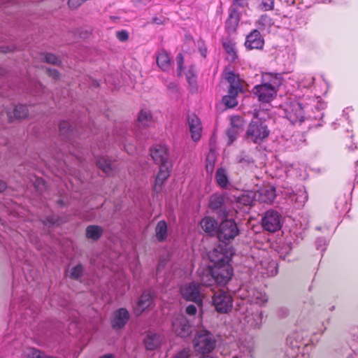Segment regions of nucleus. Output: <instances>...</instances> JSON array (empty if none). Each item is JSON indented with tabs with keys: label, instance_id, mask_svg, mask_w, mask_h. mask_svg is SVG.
Instances as JSON below:
<instances>
[{
	"label": "nucleus",
	"instance_id": "nucleus-10",
	"mask_svg": "<svg viewBox=\"0 0 358 358\" xmlns=\"http://www.w3.org/2000/svg\"><path fill=\"white\" fill-rule=\"evenodd\" d=\"M284 113L285 117L292 124L303 121L304 112L299 102L294 101L287 104Z\"/></svg>",
	"mask_w": 358,
	"mask_h": 358
},
{
	"label": "nucleus",
	"instance_id": "nucleus-49",
	"mask_svg": "<svg viewBox=\"0 0 358 358\" xmlns=\"http://www.w3.org/2000/svg\"><path fill=\"white\" fill-rule=\"evenodd\" d=\"M116 36L120 42H125L129 38V34L125 30L117 31Z\"/></svg>",
	"mask_w": 358,
	"mask_h": 358
},
{
	"label": "nucleus",
	"instance_id": "nucleus-51",
	"mask_svg": "<svg viewBox=\"0 0 358 358\" xmlns=\"http://www.w3.org/2000/svg\"><path fill=\"white\" fill-rule=\"evenodd\" d=\"M46 73L50 77H52L55 80H57L59 78V73L57 69L46 68Z\"/></svg>",
	"mask_w": 358,
	"mask_h": 358
},
{
	"label": "nucleus",
	"instance_id": "nucleus-23",
	"mask_svg": "<svg viewBox=\"0 0 358 358\" xmlns=\"http://www.w3.org/2000/svg\"><path fill=\"white\" fill-rule=\"evenodd\" d=\"M153 304V298L148 292H143L138 301L136 311L138 314L143 313L145 310L150 308Z\"/></svg>",
	"mask_w": 358,
	"mask_h": 358
},
{
	"label": "nucleus",
	"instance_id": "nucleus-47",
	"mask_svg": "<svg viewBox=\"0 0 358 358\" xmlns=\"http://www.w3.org/2000/svg\"><path fill=\"white\" fill-rule=\"evenodd\" d=\"M247 5V0H233L232 4L229 8H234L236 10H239L240 8H243Z\"/></svg>",
	"mask_w": 358,
	"mask_h": 358
},
{
	"label": "nucleus",
	"instance_id": "nucleus-13",
	"mask_svg": "<svg viewBox=\"0 0 358 358\" xmlns=\"http://www.w3.org/2000/svg\"><path fill=\"white\" fill-rule=\"evenodd\" d=\"M129 318L130 314L126 308H119L113 313L110 325L116 331L122 329L125 327Z\"/></svg>",
	"mask_w": 358,
	"mask_h": 358
},
{
	"label": "nucleus",
	"instance_id": "nucleus-6",
	"mask_svg": "<svg viewBox=\"0 0 358 358\" xmlns=\"http://www.w3.org/2000/svg\"><path fill=\"white\" fill-rule=\"evenodd\" d=\"M215 310L220 313H227L231 311L233 299L231 294L223 289L215 292L212 298Z\"/></svg>",
	"mask_w": 358,
	"mask_h": 358
},
{
	"label": "nucleus",
	"instance_id": "nucleus-4",
	"mask_svg": "<svg viewBox=\"0 0 358 358\" xmlns=\"http://www.w3.org/2000/svg\"><path fill=\"white\" fill-rule=\"evenodd\" d=\"M240 233L236 222L233 219H225L218 226L217 237L222 243H229Z\"/></svg>",
	"mask_w": 358,
	"mask_h": 358
},
{
	"label": "nucleus",
	"instance_id": "nucleus-55",
	"mask_svg": "<svg viewBox=\"0 0 358 358\" xmlns=\"http://www.w3.org/2000/svg\"><path fill=\"white\" fill-rule=\"evenodd\" d=\"M15 46H6V45L0 46V52L6 53L7 52L13 51L15 49Z\"/></svg>",
	"mask_w": 358,
	"mask_h": 358
},
{
	"label": "nucleus",
	"instance_id": "nucleus-50",
	"mask_svg": "<svg viewBox=\"0 0 358 358\" xmlns=\"http://www.w3.org/2000/svg\"><path fill=\"white\" fill-rule=\"evenodd\" d=\"M276 313L278 317L285 318L289 315V310L285 307H280L277 309Z\"/></svg>",
	"mask_w": 358,
	"mask_h": 358
},
{
	"label": "nucleus",
	"instance_id": "nucleus-33",
	"mask_svg": "<svg viewBox=\"0 0 358 358\" xmlns=\"http://www.w3.org/2000/svg\"><path fill=\"white\" fill-rule=\"evenodd\" d=\"M157 63L158 66L162 71H166L169 70L170 67V57L167 52L162 51V52L159 53L157 57Z\"/></svg>",
	"mask_w": 358,
	"mask_h": 358
},
{
	"label": "nucleus",
	"instance_id": "nucleus-15",
	"mask_svg": "<svg viewBox=\"0 0 358 358\" xmlns=\"http://www.w3.org/2000/svg\"><path fill=\"white\" fill-rule=\"evenodd\" d=\"M150 155L155 162L159 165L171 164L169 162L167 148L162 145H157L150 149Z\"/></svg>",
	"mask_w": 358,
	"mask_h": 358
},
{
	"label": "nucleus",
	"instance_id": "nucleus-21",
	"mask_svg": "<svg viewBox=\"0 0 358 358\" xmlns=\"http://www.w3.org/2000/svg\"><path fill=\"white\" fill-rule=\"evenodd\" d=\"M285 194L288 196L290 202L294 204L296 208L302 207L307 201L308 196L304 191H299L294 193L293 191H287Z\"/></svg>",
	"mask_w": 358,
	"mask_h": 358
},
{
	"label": "nucleus",
	"instance_id": "nucleus-24",
	"mask_svg": "<svg viewBox=\"0 0 358 358\" xmlns=\"http://www.w3.org/2000/svg\"><path fill=\"white\" fill-rule=\"evenodd\" d=\"M275 197V189L273 186L266 187L259 192V200L262 203H272Z\"/></svg>",
	"mask_w": 358,
	"mask_h": 358
},
{
	"label": "nucleus",
	"instance_id": "nucleus-42",
	"mask_svg": "<svg viewBox=\"0 0 358 358\" xmlns=\"http://www.w3.org/2000/svg\"><path fill=\"white\" fill-rule=\"evenodd\" d=\"M222 103L227 108H234L238 104L237 99L236 97L227 95L223 96Z\"/></svg>",
	"mask_w": 358,
	"mask_h": 358
},
{
	"label": "nucleus",
	"instance_id": "nucleus-39",
	"mask_svg": "<svg viewBox=\"0 0 358 358\" xmlns=\"http://www.w3.org/2000/svg\"><path fill=\"white\" fill-rule=\"evenodd\" d=\"M27 356L28 358H45L47 355L40 350L31 348L28 349Z\"/></svg>",
	"mask_w": 358,
	"mask_h": 358
},
{
	"label": "nucleus",
	"instance_id": "nucleus-16",
	"mask_svg": "<svg viewBox=\"0 0 358 358\" xmlns=\"http://www.w3.org/2000/svg\"><path fill=\"white\" fill-rule=\"evenodd\" d=\"M187 122L193 141H199L201 138L202 130V127L199 118L193 113L188 115Z\"/></svg>",
	"mask_w": 358,
	"mask_h": 358
},
{
	"label": "nucleus",
	"instance_id": "nucleus-8",
	"mask_svg": "<svg viewBox=\"0 0 358 358\" xmlns=\"http://www.w3.org/2000/svg\"><path fill=\"white\" fill-rule=\"evenodd\" d=\"M262 225L268 231H277L282 227V216L276 210H268L262 218Z\"/></svg>",
	"mask_w": 358,
	"mask_h": 358
},
{
	"label": "nucleus",
	"instance_id": "nucleus-2",
	"mask_svg": "<svg viewBox=\"0 0 358 358\" xmlns=\"http://www.w3.org/2000/svg\"><path fill=\"white\" fill-rule=\"evenodd\" d=\"M270 130L265 122L258 117L257 113L254 114L253 119L248 124L245 139L256 144H260L268 137Z\"/></svg>",
	"mask_w": 358,
	"mask_h": 358
},
{
	"label": "nucleus",
	"instance_id": "nucleus-36",
	"mask_svg": "<svg viewBox=\"0 0 358 358\" xmlns=\"http://www.w3.org/2000/svg\"><path fill=\"white\" fill-rule=\"evenodd\" d=\"M42 222L43 224L48 227L59 226L63 223V220L61 217L55 215L47 216Z\"/></svg>",
	"mask_w": 358,
	"mask_h": 358
},
{
	"label": "nucleus",
	"instance_id": "nucleus-27",
	"mask_svg": "<svg viewBox=\"0 0 358 358\" xmlns=\"http://www.w3.org/2000/svg\"><path fill=\"white\" fill-rule=\"evenodd\" d=\"M103 229L99 225H89L85 229V236L88 239L96 241L103 235Z\"/></svg>",
	"mask_w": 358,
	"mask_h": 358
},
{
	"label": "nucleus",
	"instance_id": "nucleus-25",
	"mask_svg": "<svg viewBox=\"0 0 358 358\" xmlns=\"http://www.w3.org/2000/svg\"><path fill=\"white\" fill-rule=\"evenodd\" d=\"M59 131L60 136L69 141H71L73 136L79 134V132L73 129L72 126L66 121H62L59 123Z\"/></svg>",
	"mask_w": 358,
	"mask_h": 358
},
{
	"label": "nucleus",
	"instance_id": "nucleus-48",
	"mask_svg": "<svg viewBox=\"0 0 358 358\" xmlns=\"http://www.w3.org/2000/svg\"><path fill=\"white\" fill-rule=\"evenodd\" d=\"M176 62L178 65L177 71L179 76L181 75V71L182 69L183 64H184V57L182 53H178L176 57Z\"/></svg>",
	"mask_w": 358,
	"mask_h": 358
},
{
	"label": "nucleus",
	"instance_id": "nucleus-18",
	"mask_svg": "<svg viewBox=\"0 0 358 358\" xmlns=\"http://www.w3.org/2000/svg\"><path fill=\"white\" fill-rule=\"evenodd\" d=\"M239 21L240 10H236L234 8H229V15L225 22V27L229 34L236 32Z\"/></svg>",
	"mask_w": 358,
	"mask_h": 358
},
{
	"label": "nucleus",
	"instance_id": "nucleus-26",
	"mask_svg": "<svg viewBox=\"0 0 358 358\" xmlns=\"http://www.w3.org/2000/svg\"><path fill=\"white\" fill-rule=\"evenodd\" d=\"M97 166L107 175H110L113 173L115 165L107 157H101L96 159Z\"/></svg>",
	"mask_w": 358,
	"mask_h": 358
},
{
	"label": "nucleus",
	"instance_id": "nucleus-22",
	"mask_svg": "<svg viewBox=\"0 0 358 358\" xmlns=\"http://www.w3.org/2000/svg\"><path fill=\"white\" fill-rule=\"evenodd\" d=\"M201 227L207 234L213 236L217 235L218 228L217 221L211 217H205L200 222Z\"/></svg>",
	"mask_w": 358,
	"mask_h": 358
},
{
	"label": "nucleus",
	"instance_id": "nucleus-45",
	"mask_svg": "<svg viewBox=\"0 0 358 358\" xmlns=\"http://www.w3.org/2000/svg\"><path fill=\"white\" fill-rule=\"evenodd\" d=\"M275 0H262L261 8L264 10H271L274 8Z\"/></svg>",
	"mask_w": 358,
	"mask_h": 358
},
{
	"label": "nucleus",
	"instance_id": "nucleus-41",
	"mask_svg": "<svg viewBox=\"0 0 358 358\" xmlns=\"http://www.w3.org/2000/svg\"><path fill=\"white\" fill-rule=\"evenodd\" d=\"M225 48V51L227 53V59L231 62H234L237 58L236 51L234 48V46H224Z\"/></svg>",
	"mask_w": 358,
	"mask_h": 358
},
{
	"label": "nucleus",
	"instance_id": "nucleus-3",
	"mask_svg": "<svg viewBox=\"0 0 358 358\" xmlns=\"http://www.w3.org/2000/svg\"><path fill=\"white\" fill-rule=\"evenodd\" d=\"M216 340L212 333L206 330H199L194 339V350L202 354L210 352L215 347Z\"/></svg>",
	"mask_w": 358,
	"mask_h": 358
},
{
	"label": "nucleus",
	"instance_id": "nucleus-46",
	"mask_svg": "<svg viewBox=\"0 0 358 358\" xmlns=\"http://www.w3.org/2000/svg\"><path fill=\"white\" fill-rule=\"evenodd\" d=\"M242 91V87L240 86H229L228 94L227 96H234L236 98L240 92Z\"/></svg>",
	"mask_w": 358,
	"mask_h": 358
},
{
	"label": "nucleus",
	"instance_id": "nucleus-38",
	"mask_svg": "<svg viewBox=\"0 0 358 358\" xmlns=\"http://www.w3.org/2000/svg\"><path fill=\"white\" fill-rule=\"evenodd\" d=\"M224 78L229 83V86H240L238 77L232 71L224 73Z\"/></svg>",
	"mask_w": 358,
	"mask_h": 358
},
{
	"label": "nucleus",
	"instance_id": "nucleus-11",
	"mask_svg": "<svg viewBox=\"0 0 358 358\" xmlns=\"http://www.w3.org/2000/svg\"><path fill=\"white\" fill-rule=\"evenodd\" d=\"M174 331L182 338H186L192 334V327L189 320L182 315L176 317L172 322Z\"/></svg>",
	"mask_w": 358,
	"mask_h": 358
},
{
	"label": "nucleus",
	"instance_id": "nucleus-57",
	"mask_svg": "<svg viewBox=\"0 0 358 358\" xmlns=\"http://www.w3.org/2000/svg\"><path fill=\"white\" fill-rule=\"evenodd\" d=\"M7 188V184L5 181L0 180V193L3 192Z\"/></svg>",
	"mask_w": 358,
	"mask_h": 358
},
{
	"label": "nucleus",
	"instance_id": "nucleus-32",
	"mask_svg": "<svg viewBox=\"0 0 358 358\" xmlns=\"http://www.w3.org/2000/svg\"><path fill=\"white\" fill-rule=\"evenodd\" d=\"M152 122V115L150 111L141 110L138 116L137 125L138 127H147Z\"/></svg>",
	"mask_w": 358,
	"mask_h": 358
},
{
	"label": "nucleus",
	"instance_id": "nucleus-31",
	"mask_svg": "<svg viewBox=\"0 0 358 358\" xmlns=\"http://www.w3.org/2000/svg\"><path fill=\"white\" fill-rule=\"evenodd\" d=\"M254 201L255 196L252 193L243 194L236 199L238 207L244 206L247 208L248 210H249L250 208L253 205Z\"/></svg>",
	"mask_w": 358,
	"mask_h": 358
},
{
	"label": "nucleus",
	"instance_id": "nucleus-63",
	"mask_svg": "<svg viewBox=\"0 0 358 358\" xmlns=\"http://www.w3.org/2000/svg\"><path fill=\"white\" fill-rule=\"evenodd\" d=\"M153 21H154L155 23H156L157 24H160L162 22L161 20L157 18V17L153 18Z\"/></svg>",
	"mask_w": 358,
	"mask_h": 358
},
{
	"label": "nucleus",
	"instance_id": "nucleus-59",
	"mask_svg": "<svg viewBox=\"0 0 358 358\" xmlns=\"http://www.w3.org/2000/svg\"><path fill=\"white\" fill-rule=\"evenodd\" d=\"M246 48H247V50H251L253 48H257V49H259V50L263 49V46H246Z\"/></svg>",
	"mask_w": 358,
	"mask_h": 358
},
{
	"label": "nucleus",
	"instance_id": "nucleus-54",
	"mask_svg": "<svg viewBox=\"0 0 358 358\" xmlns=\"http://www.w3.org/2000/svg\"><path fill=\"white\" fill-rule=\"evenodd\" d=\"M185 312L189 315H194L197 312V308L195 305H189L186 309Z\"/></svg>",
	"mask_w": 358,
	"mask_h": 358
},
{
	"label": "nucleus",
	"instance_id": "nucleus-7",
	"mask_svg": "<svg viewBox=\"0 0 358 358\" xmlns=\"http://www.w3.org/2000/svg\"><path fill=\"white\" fill-rule=\"evenodd\" d=\"M286 355L288 358H309L308 347L301 341L294 339L292 336L287 338Z\"/></svg>",
	"mask_w": 358,
	"mask_h": 358
},
{
	"label": "nucleus",
	"instance_id": "nucleus-34",
	"mask_svg": "<svg viewBox=\"0 0 358 358\" xmlns=\"http://www.w3.org/2000/svg\"><path fill=\"white\" fill-rule=\"evenodd\" d=\"M84 266L82 264H78L73 266L69 271V276L71 279L80 280L84 274Z\"/></svg>",
	"mask_w": 358,
	"mask_h": 358
},
{
	"label": "nucleus",
	"instance_id": "nucleus-20",
	"mask_svg": "<svg viewBox=\"0 0 358 358\" xmlns=\"http://www.w3.org/2000/svg\"><path fill=\"white\" fill-rule=\"evenodd\" d=\"M262 82L270 87H273L275 92L282 85V77L280 73H263L262 76Z\"/></svg>",
	"mask_w": 358,
	"mask_h": 358
},
{
	"label": "nucleus",
	"instance_id": "nucleus-53",
	"mask_svg": "<svg viewBox=\"0 0 358 358\" xmlns=\"http://www.w3.org/2000/svg\"><path fill=\"white\" fill-rule=\"evenodd\" d=\"M189 350L187 349H183L180 351L178 354L176 355L174 358H189Z\"/></svg>",
	"mask_w": 358,
	"mask_h": 358
},
{
	"label": "nucleus",
	"instance_id": "nucleus-40",
	"mask_svg": "<svg viewBox=\"0 0 358 358\" xmlns=\"http://www.w3.org/2000/svg\"><path fill=\"white\" fill-rule=\"evenodd\" d=\"M186 78L189 85V86L192 89H196L197 87L196 85V76L192 69H190L186 73Z\"/></svg>",
	"mask_w": 358,
	"mask_h": 358
},
{
	"label": "nucleus",
	"instance_id": "nucleus-14",
	"mask_svg": "<svg viewBox=\"0 0 358 358\" xmlns=\"http://www.w3.org/2000/svg\"><path fill=\"white\" fill-rule=\"evenodd\" d=\"M163 337L155 332L148 331L143 338V344L147 350H155L160 347Z\"/></svg>",
	"mask_w": 358,
	"mask_h": 358
},
{
	"label": "nucleus",
	"instance_id": "nucleus-62",
	"mask_svg": "<svg viewBox=\"0 0 358 358\" xmlns=\"http://www.w3.org/2000/svg\"><path fill=\"white\" fill-rule=\"evenodd\" d=\"M235 43H236V42L232 41H229L228 42H223L222 45H235Z\"/></svg>",
	"mask_w": 358,
	"mask_h": 358
},
{
	"label": "nucleus",
	"instance_id": "nucleus-35",
	"mask_svg": "<svg viewBox=\"0 0 358 358\" xmlns=\"http://www.w3.org/2000/svg\"><path fill=\"white\" fill-rule=\"evenodd\" d=\"M41 59L46 63L59 66L62 62L59 57L52 53H42Z\"/></svg>",
	"mask_w": 358,
	"mask_h": 358
},
{
	"label": "nucleus",
	"instance_id": "nucleus-61",
	"mask_svg": "<svg viewBox=\"0 0 358 358\" xmlns=\"http://www.w3.org/2000/svg\"><path fill=\"white\" fill-rule=\"evenodd\" d=\"M57 203L61 206H64L65 205V203L62 199H58L57 201Z\"/></svg>",
	"mask_w": 358,
	"mask_h": 358
},
{
	"label": "nucleus",
	"instance_id": "nucleus-17",
	"mask_svg": "<svg viewBox=\"0 0 358 358\" xmlns=\"http://www.w3.org/2000/svg\"><path fill=\"white\" fill-rule=\"evenodd\" d=\"M171 168V164H164L163 165H159V171L155 178L154 186V190L156 192H159L162 190V186L163 183L170 175Z\"/></svg>",
	"mask_w": 358,
	"mask_h": 358
},
{
	"label": "nucleus",
	"instance_id": "nucleus-43",
	"mask_svg": "<svg viewBox=\"0 0 358 358\" xmlns=\"http://www.w3.org/2000/svg\"><path fill=\"white\" fill-rule=\"evenodd\" d=\"M241 130L237 129L234 127H230L227 130V135L229 137V143H233L236 139L239 132Z\"/></svg>",
	"mask_w": 358,
	"mask_h": 358
},
{
	"label": "nucleus",
	"instance_id": "nucleus-30",
	"mask_svg": "<svg viewBox=\"0 0 358 358\" xmlns=\"http://www.w3.org/2000/svg\"><path fill=\"white\" fill-rule=\"evenodd\" d=\"M264 43V38L259 31L257 29H254L248 35H247L244 45H262Z\"/></svg>",
	"mask_w": 358,
	"mask_h": 358
},
{
	"label": "nucleus",
	"instance_id": "nucleus-19",
	"mask_svg": "<svg viewBox=\"0 0 358 358\" xmlns=\"http://www.w3.org/2000/svg\"><path fill=\"white\" fill-rule=\"evenodd\" d=\"M7 117L10 122L15 120L25 119L29 114L27 107L23 104L16 106L12 110H6Z\"/></svg>",
	"mask_w": 358,
	"mask_h": 358
},
{
	"label": "nucleus",
	"instance_id": "nucleus-56",
	"mask_svg": "<svg viewBox=\"0 0 358 358\" xmlns=\"http://www.w3.org/2000/svg\"><path fill=\"white\" fill-rule=\"evenodd\" d=\"M325 244V241L324 239L322 238H318L316 241V246H317V250H320L321 249L322 250H324V248H322V246Z\"/></svg>",
	"mask_w": 358,
	"mask_h": 358
},
{
	"label": "nucleus",
	"instance_id": "nucleus-44",
	"mask_svg": "<svg viewBox=\"0 0 358 358\" xmlns=\"http://www.w3.org/2000/svg\"><path fill=\"white\" fill-rule=\"evenodd\" d=\"M243 125V120L239 116H233L231 118V126L242 131Z\"/></svg>",
	"mask_w": 358,
	"mask_h": 358
},
{
	"label": "nucleus",
	"instance_id": "nucleus-64",
	"mask_svg": "<svg viewBox=\"0 0 358 358\" xmlns=\"http://www.w3.org/2000/svg\"><path fill=\"white\" fill-rule=\"evenodd\" d=\"M348 358H358V354L352 353L350 355H349Z\"/></svg>",
	"mask_w": 358,
	"mask_h": 358
},
{
	"label": "nucleus",
	"instance_id": "nucleus-5",
	"mask_svg": "<svg viewBox=\"0 0 358 358\" xmlns=\"http://www.w3.org/2000/svg\"><path fill=\"white\" fill-rule=\"evenodd\" d=\"M227 198L224 194H213L209 197L208 207L219 218H227L229 213Z\"/></svg>",
	"mask_w": 358,
	"mask_h": 358
},
{
	"label": "nucleus",
	"instance_id": "nucleus-58",
	"mask_svg": "<svg viewBox=\"0 0 358 358\" xmlns=\"http://www.w3.org/2000/svg\"><path fill=\"white\" fill-rule=\"evenodd\" d=\"M199 52L201 53V55L203 57H206V52H207V49H206V46H202L199 48Z\"/></svg>",
	"mask_w": 358,
	"mask_h": 358
},
{
	"label": "nucleus",
	"instance_id": "nucleus-60",
	"mask_svg": "<svg viewBox=\"0 0 358 358\" xmlns=\"http://www.w3.org/2000/svg\"><path fill=\"white\" fill-rule=\"evenodd\" d=\"M99 358H115V357L112 354H106L101 356Z\"/></svg>",
	"mask_w": 358,
	"mask_h": 358
},
{
	"label": "nucleus",
	"instance_id": "nucleus-1",
	"mask_svg": "<svg viewBox=\"0 0 358 358\" xmlns=\"http://www.w3.org/2000/svg\"><path fill=\"white\" fill-rule=\"evenodd\" d=\"M232 252L226 248L218 246L209 254V259L213 263L210 268V278L209 282L202 278V283L205 286H211L212 282L220 285H225L231 278L233 268L229 264Z\"/></svg>",
	"mask_w": 358,
	"mask_h": 358
},
{
	"label": "nucleus",
	"instance_id": "nucleus-28",
	"mask_svg": "<svg viewBox=\"0 0 358 358\" xmlns=\"http://www.w3.org/2000/svg\"><path fill=\"white\" fill-rule=\"evenodd\" d=\"M155 237L159 242H164L168 237V227L167 224L164 220H161L157 222L155 229Z\"/></svg>",
	"mask_w": 358,
	"mask_h": 358
},
{
	"label": "nucleus",
	"instance_id": "nucleus-29",
	"mask_svg": "<svg viewBox=\"0 0 358 358\" xmlns=\"http://www.w3.org/2000/svg\"><path fill=\"white\" fill-rule=\"evenodd\" d=\"M215 180L219 187L222 189L228 188L229 181L227 172L225 169L220 167L217 169L215 173Z\"/></svg>",
	"mask_w": 358,
	"mask_h": 358
},
{
	"label": "nucleus",
	"instance_id": "nucleus-52",
	"mask_svg": "<svg viewBox=\"0 0 358 358\" xmlns=\"http://www.w3.org/2000/svg\"><path fill=\"white\" fill-rule=\"evenodd\" d=\"M43 89V86L41 83H34V88L31 90L30 93L34 95H38L41 93V90Z\"/></svg>",
	"mask_w": 358,
	"mask_h": 358
},
{
	"label": "nucleus",
	"instance_id": "nucleus-37",
	"mask_svg": "<svg viewBox=\"0 0 358 358\" xmlns=\"http://www.w3.org/2000/svg\"><path fill=\"white\" fill-rule=\"evenodd\" d=\"M236 161L238 164L243 166H248L249 164L254 162L253 158L245 152H241L237 157Z\"/></svg>",
	"mask_w": 358,
	"mask_h": 358
},
{
	"label": "nucleus",
	"instance_id": "nucleus-12",
	"mask_svg": "<svg viewBox=\"0 0 358 358\" xmlns=\"http://www.w3.org/2000/svg\"><path fill=\"white\" fill-rule=\"evenodd\" d=\"M252 92L258 97L260 101L265 103H268L273 100L277 94L273 87H270L263 82L261 85L255 86L252 89Z\"/></svg>",
	"mask_w": 358,
	"mask_h": 358
},
{
	"label": "nucleus",
	"instance_id": "nucleus-9",
	"mask_svg": "<svg viewBox=\"0 0 358 358\" xmlns=\"http://www.w3.org/2000/svg\"><path fill=\"white\" fill-rule=\"evenodd\" d=\"M182 298L187 301L194 302L197 306H201L202 299L200 285L196 282H191L183 285L180 289Z\"/></svg>",
	"mask_w": 358,
	"mask_h": 358
}]
</instances>
